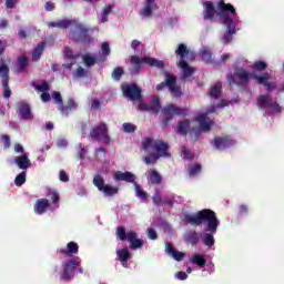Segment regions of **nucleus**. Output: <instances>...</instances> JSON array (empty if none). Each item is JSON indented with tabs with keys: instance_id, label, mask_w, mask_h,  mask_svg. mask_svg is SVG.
I'll return each mask as SVG.
<instances>
[{
	"instance_id": "25",
	"label": "nucleus",
	"mask_w": 284,
	"mask_h": 284,
	"mask_svg": "<svg viewBox=\"0 0 284 284\" xmlns=\"http://www.w3.org/2000/svg\"><path fill=\"white\" fill-rule=\"evenodd\" d=\"M190 120L179 121L175 132L181 134V136H187L192 131V126Z\"/></svg>"
},
{
	"instance_id": "5",
	"label": "nucleus",
	"mask_w": 284,
	"mask_h": 284,
	"mask_svg": "<svg viewBox=\"0 0 284 284\" xmlns=\"http://www.w3.org/2000/svg\"><path fill=\"white\" fill-rule=\"evenodd\" d=\"M174 116H187V108L174 103L166 104L161 110V126L168 128L174 121Z\"/></svg>"
},
{
	"instance_id": "42",
	"label": "nucleus",
	"mask_w": 284,
	"mask_h": 284,
	"mask_svg": "<svg viewBox=\"0 0 284 284\" xmlns=\"http://www.w3.org/2000/svg\"><path fill=\"white\" fill-rule=\"evenodd\" d=\"M253 70L255 72H263L265 70H267V62L263 61V60H257L253 63Z\"/></svg>"
},
{
	"instance_id": "62",
	"label": "nucleus",
	"mask_w": 284,
	"mask_h": 284,
	"mask_svg": "<svg viewBox=\"0 0 284 284\" xmlns=\"http://www.w3.org/2000/svg\"><path fill=\"white\" fill-rule=\"evenodd\" d=\"M101 109V102L98 99H93L91 101V110H100Z\"/></svg>"
},
{
	"instance_id": "12",
	"label": "nucleus",
	"mask_w": 284,
	"mask_h": 284,
	"mask_svg": "<svg viewBox=\"0 0 284 284\" xmlns=\"http://www.w3.org/2000/svg\"><path fill=\"white\" fill-rule=\"evenodd\" d=\"M93 185H95L99 192H103L104 196H115V194H119V187L105 184V180L101 175L93 178Z\"/></svg>"
},
{
	"instance_id": "49",
	"label": "nucleus",
	"mask_w": 284,
	"mask_h": 284,
	"mask_svg": "<svg viewBox=\"0 0 284 284\" xmlns=\"http://www.w3.org/2000/svg\"><path fill=\"white\" fill-rule=\"evenodd\" d=\"M33 87L36 88V90L42 93H45L48 92V90H50V84L48 83V81H43L41 84L38 85L33 83Z\"/></svg>"
},
{
	"instance_id": "61",
	"label": "nucleus",
	"mask_w": 284,
	"mask_h": 284,
	"mask_svg": "<svg viewBox=\"0 0 284 284\" xmlns=\"http://www.w3.org/2000/svg\"><path fill=\"white\" fill-rule=\"evenodd\" d=\"M60 181L62 183H68V181H70V178L68 176V173H65L64 170L60 171Z\"/></svg>"
},
{
	"instance_id": "40",
	"label": "nucleus",
	"mask_w": 284,
	"mask_h": 284,
	"mask_svg": "<svg viewBox=\"0 0 284 284\" xmlns=\"http://www.w3.org/2000/svg\"><path fill=\"white\" fill-rule=\"evenodd\" d=\"M200 57L204 63H212V51L210 49H202Z\"/></svg>"
},
{
	"instance_id": "29",
	"label": "nucleus",
	"mask_w": 284,
	"mask_h": 284,
	"mask_svg": "<svg viewBox=\"0 0 284 284\" xmlns=\"http://www.w3.org/2000/svg\"><path fill=\"white\" fill-rule=\"evenodd\" d=\"M118 261L122 263L123 267L128 264V261L132 258V254L130 253V250L128 248H120L116 251Z\"/></svg>"
},
{
	"instance_id": "63",
	"label": "nucleus",
	"mask_w": 284,
	"mask_h": 284,
	"mask_svg": "<svg viewBox=\"0 0 284 284\" xmlns=\"http://www.w3.org/2000/svg\"><path fill=\"white\" fill-rule=\"evenodd\" d=\"M102 52L104 57H109L110 54V44L108 42L102 43Z\"/></svg>"
},
{
	"instance_id": "37",
	"label": "nucleus",
	"mask_w": 284,
	"mask_h": 284,
	"mask_svg": "<svg viewBox=\"0 0 284 284\" xmlns=\"http://www.w3.org/2000/svg\"><path fill=\"white\" fill-rule=\"evenodd\" d=\"M214 234L216 233H205L202 237V243L206 246V247H213L215 240H214Z\"/></svg>"
},
{
	"instance_id": "19",
	"label": "nucleus",
	"mask_w": 284,
	"mask_h": 284,
	"mask_svg": "<svg viewBox=\"0 0 284 284\" xmlns=\"http://www.w3.org/2000/svg\"><path fill=\"white\" fill-rule=\"evenodd\" d=\"M232 145H234V140H232L230 135L214 138V148L216 150H227V148H232Z\"/></svg>"
},
{
	"instance_id": "54",
	"label": "nucleus",
	"mask_w": 284,
	"mask_h": 284,
	"mask_svg": "<svg viewBox=\"0 0 284 284\" xmlns=\"http://www.w3.org/2000/svg\"><path fill=\"white\" fill-rule=\"evenodd\" d=\"M171 256L174 258V261L181 262L183 258H185V253L175 250Z\"/></svg>"
},
{
	"instance_id": "3",
	"label": "nucleus",
	"mask_w": 284,
	"mask_h": 284,
	"mask_svg": "<svg viewBox=\"0 0 284 284\" xmlns=\"http://www.w3.org/2000/svg\"><path fill=\"white\" fill-rule=\"evenodd\" d=\"M184 221L186 223H190V225H203V223H206L204 226L205 232H211V234H216V231L219 230V225L221 222L219 221V217H216V212L210 210V209H203L195 213V215H185Z\"/></svg>"
},
{
	"instance_id": "36",
	"label": "nucleus",
	"mask_w": 284,
	"mask_h": 284,
	"mask_svg": "<svg viewBox=\"0 0 284 284\" xmlns=\"http://www.w3.org/2000/svg\"><path fill=\"white\" fill-rule=\"evenodd\" d=\"M186 243H190L191 245H197L199 243V233L196 231H189L185 235Z\"/></svg>"
},
{
	"instance_id": "22",
	"label": "nucleus",
	"mask_w": 284,
	"mask_h": 284,
	"mask_svg": "<svg viewBox=\"0 0 284 284\" xmlns=\"http://www.w3.org/2000/svg\"><path fill=\"white\" fill-rule=\"evenodd\" d=\"M168 84H169V90L171 94L175 98L179 99L181 98V87H176V78L172 77V74L168 73Z\"/></svg>"
},
{
	"instance_id": "57",
	"label": "nucleus",
	"mask_w": 284,
	"mask_h": 284,
	"mask_svg": "<svg viewBox=\"0 0 284 284\" xmlns=\"http://www.w3.org/2000/svg\"><path fill=\"white\" fill-rule=\"evenodd\" d=\"M148 236L151 241H156L159 239V234L154 229H148Z\"/></svg>"
},
{
	"instance_id": "11",
	"label": "nucleus",
	"mask_w": 284,
	"mask_h": 284,
	"mask_svg": "<svg viewBox=\"0 0 284 284\" xmlns=\"http://www.w3.org/2000/svg\"><path fill=\"white\" fill-rule=\"evenodd\" d=\"M257 105L262 110H267L268 114H278V112H281V104L272 101L270 94H262L257 97Z\"/></svg>"
},
{
	"instance_id": "20",
	"label": "nucleus",
	"mask_w": 284,
	"mask_h": 284,
	"mask_svg": "<svg viewBox=\"0 0 284 284\" xmlns=\"http://www.w3.org/2000/svg\"><path fill=\"white\" fill-rule=\"evenodd\" d=\"M57 253L62 256L72 257L74 254H79V244H77V242H69L67 248H58Z\"/></svg>"
},
{
	"instance_id": "14",
	"label": "nucleus",
	"mask_w": 284,
	"mask_h": 284,
	"mask_svg": "<svg viewBox=\"0 0 284 284\" xmlns=\"http://www.w3.org/2000/svg\"><path fill=\"white\" fill-rule=\"evenodd\" d=\"M214 112H216V108L213 106L206 110L205 113H201L200 116L196 118L201 132H210L212 130L214 121H212V119H210L207 114H213Z\"/></svg>"
},
{
	"instance_id": "53",
	"label": "nucleus",
	"mask_w": 284,
	"mask_h": 284,
	"mask_svg": "<svg viewBox=\"0 0 284 284\" xmlns=\"http://www.w3.org/2000/svg\"><path fill=\"white\" fill-rule=\"evenodd\" d=\"M112 12V6H106L102 10V23L108 21V16Z\"/></svg>"
},
{
	"instance_id": "6",
	"label": "nucleus",
	"mask_w": 284,
	"mask_h": 284,
	"mask_svg": "<svg viewBox=\"0 0 284 284\" xmlns=\"http://www.w3.org/2000/svg\"><path fill=\"white\" fill-rule=\"evenodd\" d=\"M83 274V267H81V258H70L68 261L62 262L61 264V273H60V281L64 283H70L72 278H74V270Z\"/></svg>"
},
{
	"instance_id": "51",
	"label": "nucleus",
	"mask_w": 284,
	"mask_h": 284,
	"mask_svg": "<svg viewBox=\"0 0 284 284\" xmlns=\"http://www.w3.org/2000/svg\"><path fill=\"white\" fill-rule=\"evenodd\" d=\"M88 75V71L83 69L82 67H79L75 72L73 73L74 79H83V77Z\"/></svg>"
},
{
	"instance_id": "23",
	"label": "nucleus",
	"mask_w": 284,
	"mask_h": 284,
	"mask_svg": "<svg viewBox=\"0 0 284 284\" xmlns=\"http://www.w3.org/2000/svg\"><path fill=\"white\" fill-rule=\"evenodd\" d=\"M113 179L114 181H125V183H134L136 178L130 171H125V172L116 171L113 174Z\"/></svg>"
},
{
	"instance_id": "52",
	"label": "nucleus",
	"mask_w": 284,
	"mask_h": 284,
	"mask_svg": "<svg viewBox=\"0 0 284 284\" xmlns=\"http://www.w3.org/2000/svg\"><path fill=\"white\" fill-rule=\"evenodd\" d=\"M190 136L192 141H199V139L201 138V130L193 126L191 129Z\"/></svg>"
},
{
	"instance_id": "47",
	"label": "nucleus",
	"mask_w": 284,
	"mask_h": 284,
	"mask_svg": "<svg viewBox=\"0 0 284 284\" xmlns=\"http://www.w3.org/2000/svg\"><path fill=\"white\" fill-rule=\"evenodd\" d=\"M202 166L199 163H195L189 168V174L191 176H196V174H201Z\"/></svg>"
},
{
	"instance_id": "48",
	"label": "nucleus",
	"mask_w": 284,
	"mask_h": 284,
	"mask_svg": "<svg viewBox=\"0 0 284 284\" xmlns=\"http://www.w3.org/2000/svg\"><path fill=\"white\" fill-rule=\"evenodd\" d=\"M181 152H182L183 159H185L186 161H192V159H194V154H192V152H190L189 148L182 146Z\"/></svg>"
},
{
	"instance_id": "30",
	"label": "nucleus",
	"mask_w": 284,
	"mask_h": 284,
	"mask_svg": "<svg viewBox=\"0 0 284 284\" xmlns=\"http://www.w3.org/2000/svg\"><path fill=\"white\" fill-rule=\"evenodd\" d=\"M162 181L163 178H161L159 171L154 169L149 171L148 183H150L151 185H161Z\"/></svg>"
},
{
	"instance_id": "15",
	"label": "nucleus",
	"mask_w": 284,
	"mask_h": 284,
	"mask_svg": "<svg viewBox=\"0 0 284 284\" xmlns=\"http://www.w3.org/2000/svg\"><path fill=\"white\" fill-rule=\"evenodd\" d=\"M122 93L126 99H130V101H141L143 97L141 88H139L136 83L123 84Z\"/></svg>"
},
{
	"instance_id": "64",
	"label": "nucleus",
	"mask_w": 284,
	"mask_h": 284,
	"mask_svg": "<svg viewBox=\"0 0 284 284\" xmlns=\"http://www.w3.org/2000/svg\"><path fill=\"white\" fill-rule=\"evenodd\" d=\"M57 148H68V140L65 139H59L55 142Z\"/></svg>"
},
{
	"instance_id": "10",
	"label": "nucleus",
	"mask_w": 284,
	"mask_h": 284,
	"mask_svg": "<svg viewBox=\"0 0 284 284\" xmlns=\"http://www.w3.org/2000/svg\"><path fill=\"white\" fill-rule=\"evenodd\" d=\"M0 79L2 88L4 90L3 97L10 99L12 97V90L10 89V67L6 64V60H0Z\"/></svg>"
},
{
	"instance_id": "26",
	"label": "nucleus",
	"mask_w": 284,
	"mask_h": 284,
	"mask_svg": "<svg viewBox=\"0 0 284 284\" xmlns=\"http://www.w3.org/2000/svg\"><path fill=\"white\" fill-rule=\"evenodd\" d=\"M29 63H30V60L28 59V57H26V55L18 57L17 62H16V72L18 74H23V72H26V68H28Z\"/></svg>"
},
{
	"instance_id": "1",
	"label": "nucleus",
	"mask_w": 284,
	"mask_h": 284,
	"mask_svg": "<svg viewBox=\"0 0 284 284\" xmlns=\"http://www.w3.org/2000/svg\"><path fill=\"white\" fill-rule=\"evenodd\" d=\"M141 152H146V156L143 158V162L146 165H154L159 159H170V144L163 140H154L152 138H143Z\"/></svg>"
},
{
	"instance_id": "8",
	"label": "nucleus",
	"mask_w": 284,
	"mask_h": 284,
	"mask_svg": "<svg viewBox=\"0 0 284 284\" xmlns=\"http://www.w3.org/2000/svg\"><path fill=\"white\" fill-rule=\"evenodd\" d=\"M176 57H180L179 68L183 70V77L184 79H187V77H192L194 74V68L190 67L187 64V61H185V57L190 54V49H187V45L180 43L178 45V49L175 50Z\"/></svg>"
},
{
	"instance_id": "31",
	"label": "nucleus",
	"mask_w": 284,
	"mask_h": 284,
	"mask_svg": "<svg viewBox=\"0 0 284 284\" xmlns=\"http://www.w3.org/2000/svg\"><path fill=\"white\" fill-rule=\"evenodd\" d=\"M251 79H254L256 81L257 85H266L270 82V79H272V75L268 72H265L261 75L256 73H251Z\"/></svg>"
},
{
	"instance_id": "4",
	"label": "nucleus",
	"mask_w": 284,
	"mask_h": 284,
	"mask_svg": "<svg viewBox=\"0 0 284 284\" xmlns=\"http://www.w3.org/2000/svg\"><path fill=\"white\" fill-rule=\"evenodd\" d=\"M142 63H145L146 65H150V68H158V70H163L165 68V63L161 60H156V58L152 57H142L139 55H132L130 58V67L129 72L132 74V77H136L141 73V65Z\"/></svg>"
},
{
	"instance_id": "58",
	"label": "nucleus",
	"mask_w": 284,
	"mask_h": 284,
	"mask_svg": "<svg viewBox=\"0 0 284 284\" xmlns=\"http://www.w3.org/2000/svg\"><path fill=\"white\" fill-rule=\"evenodd\" d=\"M165 88H170V84L168 83V73L165 75V81L158 84L156 90L158 92H161L162 90H165Z\"/></svg>"
},
{
	"instance_id": "59",
	"label": "nucleus",
	"mask_w": 284,
	"mask_h": 284,
	"mask_svg": "<svg viewBox=\"0 0 284 284\" xmlns=\"http://www.w3.org/2000/svg\"><path fill=\"white\" fill-rule=\"evenodd\" d=\"M64 57L67 59H77V57L74 55V52L72 51V49H70V47H65Z\"/></svg>"
},
{
	"instance_id": "41",
	"label": "nucleus",
	"mask_w": 284,
	"mask_h": 284,
	"mask_svg": "<svg viewBox=\"0 0 284 284\" xmlns=\"http://www.w3.org/2000/svg\"><path fill=\"white\" fill-rule=\"evenodd\" d=\"M125 74V71L122 67H115L111 73V77L114 81H121V77Z\"/></svg>"
},
{
	"instance_id": "9",
	"label": "nucleus",
	"mask_w": 284,
	"mask_h": 284,
	"mask_svg": "<svg viewBox=\"0 0 284 284\" xmlns=\"http://www.w3.org/2000/svg\"><path fill=\"white\" fill-rule=\"evenodd\" d=\"M75 28L79 31L77 34V31H73L71 33V38L73 41H81L84 45H90V43H94V38L91 37L90 33L93 32L92 29L85 27L83 23H77L75 22Z\"/></svg>"
},
{
	"instance_id": "27",
	"label": "nucleus",
	"mask_w": 284,
	"mask_h": 284,
	"mask_svg": "<svg viewBox=\"0 0 284 284\" xmlns=\"http://www.w3.org/2000/svg\"><path fill=\"white\" fill-rule=\"evenodd\" d=\"M145 110L152 112L153 114H159L161 112V99L158 95L152 98V101L149 105H145Z\"/></svg>"
},
{
	"instance_id": "17",
	"label": "nucleus",
	"mask_w": 284,
	"mask_h": 284,
	"mask_svg": "<svg viewBox=\"0 0 284 284\" xmlns=\"http://www.w3.org/2000/svg\"><path fill=\"white\" fill-rule=\"evenodd\" d=\"M18 114L23 121H32L34 119V115H32V106L23 101L18 104Z\"/></svg>"
},
{
	"instance_id": "24",
	"label": "nucleus",
	"mask_w": 284,
	"mask_h": 284,
	"mask_svg": "<svg viewBox=\"0 0 284 284\" xmlns=\"http://www.w3.org/2000/svg\"><path fill=\"white\" fill-rule=\"evenodd\" d=\"M14 163L20 170H29L32 166V162L29 160L28 154L23 153L20 156L14 158Z\"/></svg>"
},
{
	"instance_id": "2",
	"label": "nucleus",
	"mask_w": 284,
	"mask_h": 284,
	"mask_svg": "<svg viewBox=\"0 0 284 284\" xmlns=\"http://www.w3.org/2000/svg\"><path fill=\"white\" fill-rule=\"evenodd\" d=\"M217 10L220 17V23L225 26L226 32L224 34V43L232 42V36L236 34V26H234V19H236V8L232 3H225V0H219Z\"/></svg>"
},
{
	"instance_id": "38",
	"label": "nucleus",
	"mask_w": 284,
	"mask_h": 284,
	"mask_svg": "<svg viewBox=\"0 0 284 284\" xmlns=\"http://www.w3.org/2000/svg\"><path fill=\"white\" fill-rule=\"evenodd\" d=\"M47 196H50L53 205H55V207H59V201H60L59 192H57L52 189H49L47 191Z\"/></svg>"
},
{
	"instance_id": "50",
	"label": "nucleus",
	"mask_w": 284,
	"mask_h": 284,
	"mask_svg": "<svg viewBox=\"0 0 284 284\" xmlns=\"http://www.w3.org/2000/svg\"><path fill=\"white\" fill-rule=\"evenodd\" d=\"M153 204L156 205L158 207L163 205V197H161V193L159 191H155L153 196H152Z\"/></svg>"
},
{
	"instance_id": "33",
	"label": "nucleus",
	"mask_w": 284,
	"mask_h": 284,
	"mask_svg": "<svg viewBox=\"0 0 284 284\" xmlns=\"http://www.w3.org/2000/svg\"><path fill=\"white\" fill-rule=\"evenodd\" d=\"M235 77L242 81V83H250V79H252V73H248L245 69L235 70Z\"/></svg>"
},
{
	"instance_id": "21",
	"label": "nucleus",
	"mask_w": 284,
	"mask_h": 284,
	"mask_svg": "<svg viewBox=\"0 0 284 284\" xmlns=\"http://www.w3.org/2000/svg\"><path fill=\"white\" fill-rule=\"evenodd\" d=\"M71 26H77V20L62 19L48 23V28H58L59 30H68Z\"/></svg>"
},
{
	"instance_id": "32",
	"label": "nucleus",
	"mask_w": 284,
	"mask_h": 284,
	"mask_svg": "<svg viewBox=\"0 0 284 284\" xmlns=\"http://www.w3.org/2000/svg\"><path fill=\"white\" fill-rule=\"evenodd\" d=\"M222 92H223V84L221 83V81H217L213 87H211L209 95L211 97V99H221Z\"/></svg>"
},
{
	"instance_id": "16",
	"label": "nucleus",
	"mask_w": 284,
	"mask_h": 284,
	"mask_svg": "<svg viewBox=\"0 0 284 284\" xmlns=\"http://www.w3.org/2000/svg\"><path fill=\"white\" fill-rule=\"evenodd\" d=\"M205 9L203 10V19L204 21H213L214 17H219V4L216 8L214 7V2L205 1L204 2Z\"/></svg>"
},
{
	"instance_id": "60",
	"label": "nucleus",
	"mask_w": 284,
	"mask_h": 284,
	"mask_svg": "<svg viewBox=\"0 0 284 284\" xmlns=\"http://www.w3.org/2000/svg\"><path fill=\"white\" fill-rule=\"evenodd\" d=\"M55 8H57V6H55L54 2H52V1H48V2H45V4H44V10H45L47 12H52V11H54Z\"/></svg>"
},
{
	"instance_id": "13",
	"label": "nucleus",
	"mask_w": 284,
	"mask_h": 284,
	"mask_svg": "<svg viewBox=\"0 0 284 284\" xmlns=\"http://www.w3.org/2000/svg\"><path fill=\"white\" fill-rule=\"evenodd\" d=\"M90 136L92 141L103 140L106 144L110 143L111 139L108 134V124L105 122H100V125H97L90 131Z\"/></svg>"
},
{
	"instance_id": "46",
	"label": "nucleus",
	"mask_w": 284,
	"mask_h": 284,
	"mask_svg": "<svg viewBox=\"0 0 284 284\" xmlns=\"http://www.w3.org/2000/svg\"><path fill=\"white\" fill-rule=\"evenodd\" d=\"M122 129H123V132H125L126 134H132L136 132V125L130 122L123 123Z\"/></svg>"
},
{
	"instance_id": "44",
	"label": "nucleus",
	"mask_w": 284,
	"mask_h": 284,
	"mask_svg": "<svg viewBox=\"0 0 284 284\" xmlns=\"http://www.w3.org/2000/svg\"><path fill=\"white\" fill-rule=\"evenodd\" d=\"M26 171H22L20 174H18L14 179V185H17V187H21V185H23L26 183Z\"/></svg>"
},
{
	"instance_id": "39",
	"label": "nucleus",
	"mask_w": 284,
	"mask_h": 284,
	"mask_svg": "<svg viewBox=\"0 0 284 284\" xmlns=\"http://www.w3.org/2000/svg\"><path fill=\"white\" fill-rule=\"evenodd\" d=\"M135 185V196L140 199L141 201H146L148 200V192L143 191L141 189V185H139L136 182H134Z\"/></svg>"
},
{
	"instance_id": "35",
	"label": "nucleus",
	"mask_w": 284,
	"mask_h": 284,
	"mask_svg": "<svg viewBox=\"0 0 284 284\" xmlns=\"http://www.w3.org/2000/svg\"><path fill=\"white\" fill-rule=\"evenodd\" d=\"M45 50V42H40L32 53V61L37 62L41 59V54H43V51Z\"/></svg>"
},
{
	"instance_id": "7",
	"label": "nucleus",
	"mask_w": 284,
	"mask_h": 284,
	"mask_svg": "<svg viewBox=\"0 0 284 284\" xmlns=\"http://www.w3.org/2000/svg\"><path fill=\"white\" fill-rule=\"evenodd\" d=\"M115 236L118 241H128L131 250H140V247H143L145 244L142 239H139L136 231H130L126 233L123 226L116 227Z\"/></svg>"
},
{
	"instance_id": "18",
	"label": "nucleus",
	"mask_w": 284,
	"mask_h": 284,
	"mask_svg": "<svg viewBox=\"0 0 284 284\" xmlns=\"http://www.w3.org/2000/svg\"><path fill=\"white\" fill-rule=\"evenodd\" d=\"M79 108V103H77V101H74V99L69 98L67 101V104L63 105V103L61 105L58 106L59 112H61V114L63 116H70V112H77Z\"/></svg>"
},
{
	"instance_id": "45",
	"label": "nucleus",
	"mask_w": 284,
	"mask_h": 284,
	"mask_svg": "<svg viewBox=\"0 0 284 284\" xmlns=\"http://www.w3.org/2000/svg\"><path fill=\"white\" fill-rule=\"evenodd\" d=\"M82 59L88 68H92V65L97 64V58L91 57L90 54H84Z\"/></svg>"
},
{
	"instance_id": "56",
	"label": "nucleus",
	"mask_w": 284,
	"mask_h": 284,
	"mask_svg": "<svg viewBox=\"0 0 284 284\" xmlns=\"http://www.w3.org/2000/svg\"><path fill=\"white\" fill-rule=\"evenodd\" d=\"M52 99L58 103V105H61L63 103V98L61 97V93L59 91L52 92Z\"/></svg>"
},
{
	"instance_id": "34",
	"label": "nucleus",
	"mask_w": 284,
	"mask_h": 284,
	"mask_svg": "<svg viewBox=\"0 0 284 284\" xmlns=\"http://www.w3.org/2000/svg\"><path fill=\"white\" fill-rule=\"evenodd\" d=\"M190 261L193 263V265H197V267H205V265H207L205 257L199 253L193 254Z\"/></svg>"
},
{
	"instance_id": "55",
	"label": "nucleus",
	"mask_w": 284,
	"mask_h": 284,
	"mask_svg": "<svg viewBox=\"0 0 284 284\" xmlns=\"http://www.w3.org/2000/svg\"><path fill=\"white\" fill-rule=\"evenodd\" d=\"M0 139H1V141H2V143H3L4 150L10 149V145H11L10 135H8V134H2Z\"/></svg>"
},
{
	"instance_id": "43",
	"label": "nucleus",
	"mask_w": 284,
	"mask_h": 284,
	"mask_svg": "<svg viewBox=\"0 0 284 284\" xmlns=\"http://www.w3.org/2000/svg\"><path fill=\"white\" fill-rule=\"evenodd\" d=\"M78 148H79V152L75 155V159H78L79 161H83V159H85V154H88V149L83 146V143H79Z\"/></svg>"
},
{
	"instance_id": "28",
	"label": "nucleus",
	"mask_w": 284,
	"mask_h": 284,
	"mask_svg": "<svg viewBox=\"0 0 284 284\" xmlns=\"http://www.w3.org/2000/svg\"><path fill=\"white\" fill-rule=\"evenodd\" d=\"M50 207V201L48 199H39L34 205L36 214H44L45 210Z\"/></svg>"
}]
</instances>
